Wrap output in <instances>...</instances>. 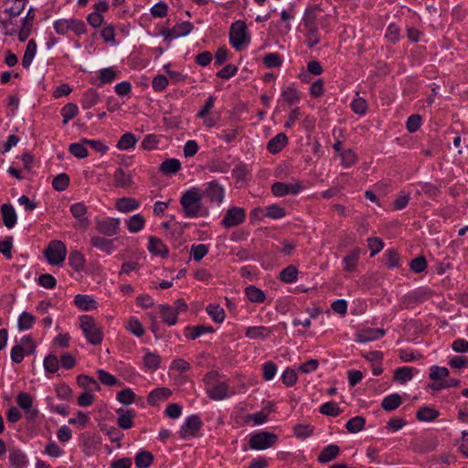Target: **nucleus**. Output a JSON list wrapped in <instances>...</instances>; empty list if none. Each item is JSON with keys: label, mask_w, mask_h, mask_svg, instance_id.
<instances>
[{"label": "nucleus", "mask_w": 468, "mask_h": 468, "mask_svg": "<svg viewBox=\"0 0 468 468\" xmlns=\"http://www.w3.org/2000/svg\"><path fill=\"white\" fill-rule=\"evenodd\" d=\"M45 256L51 265L61 264L66 258L67 249L60 240H52L45 250Z\"/></svg>", "instance_id": "39448f33"}, {"label": "nucleus", "mask_w": 468, "mask_h": 468, "mask_svg": "<svg viewBox=\"0 0 468 468\" xmlns=\"http://www.w3.org/2000/svg\"><path fill=\"white\" fill-rule=\"evenodd\" d=\"M302 189V186L299 182L295 183H283L275 182L271 186V193L276 197H284L292 194L296 195Z\"/></svg>", "instance_id": "9d476101"}, {"label": "nucleus", "mask_w": 468, "mask_h": 468, "mask_svg": "<svg viewBox=\"0 0 468 468\" xmlns=\"http://www.w3.org/2000/svg\"><path fill=\"white\" fill-rule=\"evenodd\" d=\"M340 452V448L335 444H329L324 447L319 456L318 461L321 463H326L335 459Z\"/></svg>", "instance_id": "412c9836"}, {"label": "nucleus", "mask_w": 468, "mask_h": 468, "mask_svg": "<svg viewBox=\"0 0 468 468\" xmlns=\"http://www.w3.org/2000/svg\"><path fill=\"white\" fill-rule=\"evenodd\" d=\"M413 368L409 367H399L395 371L394 380L399 383H406L413 377Z\"/></svg>", "instance_id": "79ce46f5"}, {"label": "nucleus", "mask_w": 468, "mask_h": 468, "mask_svg": "<svg viewBox=\"0 0 468 468\" xmlns=\"http://www.w3.org/2000/svg\"><path fill=\"white\" fill-rule=\"evenodd\" d=\"M203 426V422L197 415H191L187 417L180 427L178 434L180 438L187 440L197 436L198 431Z\"/></svg>", "instance_id": "0eeeda50"}, {"label": "nucleus", "mask_w": 468, "mask_h": 468, "mask_svg": "<svg viewBox=\"0 0 468 468\" xmlns=\"http://www.w3.org/2000/svg\"><path fill=\"white\" fill-rule=\"evenodd\" d=\"M203 195L197 187H192L185 191L180 198V205L186 218H197L202 216Z\"/></svg>", "instance_id": "f257e3e1"}, {"label": "nucleus", "mask_w": 468, "mask_h": 468, "mask_svg": "<svg viewBox=\"0 0 468 468\" xmlns=\"http://www.w3.org/2000/svg\"><path fill=\"white\" fill-rule=\"evenodd\" d=\"M288 142L287 136L283 133H280L271 138L267 144V150L271 154H277L286 145Z\"/></svg>", "instance_id": "6ab92c4d"}, {"label": "nucleus", "mask_w": 468, "mask_h": 468, "mask_svg": "<svg viewBox=\"0 0 468 468\" xmlns=\"http://www.w3.org/2000/svg\"><path fill=\"white\" fill-rule=\"evenodd\" d=\"M78 107L74 103H67L61 109V115L63 117V123L66 124L71 119H73L78 114Z\"/></svg>", "instance_id": "864d4df0"}, {"label": "nucleus", "mask_w": 468, "mask_h": 468, "mask_svg": "<svg viewBox=\"0 0 468 468\" xmlns=\"http://www.w3.org/2000/svg\"><path fill=\"white\" fill-rule=\"evenodd\" d=\"M278 441L275 433L269 431H260L251 435L249 445L254 450H265L273 446Z\"/></svg>", "instance_id": "423d86ee"}, {"label": "nucleus", "mask_w": 468, "mask_h": 468, "mask_svg": "<svg viewBox=\"0 0 468 468\" xmlns=\"http://www.w3.org/2000/svg\"><path fill=\"white\" fill-rule=\"evenodd\" d=\"M439 415H440V413L438 410H436L432 408H430V407L420 408L416 412V418L420 421H431V420H434L435 419H437L439 417Z\"/></svg>", "instance_id": "473e14b6"}, {"label": "nucleus", "mask_w": 468, "mask_h": 468, "mask_svg": "<svg viewBox=\"0 0 468 468\" xmlns=\"http://www.w3.org/2000/svg\"><path fill=\"white\" fill-rule=\"evenodd\" d=\"M69 153L77 158H85L88 156L87 144L82 142V139L79 143H72L69 147Z\"/></svg>", "instance_id": "ea45409f"}, {"label": "nucleus", "mask_w": 468, "mask_h": 468, "mask_svg": "<svg viewBox=\"0 0 468 468\" xmlns=\"http://www.w3.org/2000/svg\"><path fill=\"white\" fill-rule=\"evenodd\" d=\"M99 101V93L93 89H89L82 96L81 106L83 109H90L95 106Z\"/></svg>", "instance_id": "cd10ccee"}, {"label": "nucleus", "mask_w": 468, "mask_h": 468, "mask_svg": "<svg viewBox=\"0 0 468 468\" xmlns=\"http://www.w3.org/2000/svg\"><path fill=\"white\" fill-rule=\"evenodd\" d=\"M44 368L47 372L55 373L58 369V359L55 355H48L44 359Z\"/></svg>", "instance_id": "338daca9"}, {"label": "nucleus", "mask_w": 468, "mask_h": 468, "mask_svg": "<svg viewBox=\"0 0 468 468\" xmlns=\"http://www.w3.org/2000/svg\"><path fill=\"white\" fill-rule=\"evenodd\" d=\"M450 372L447 367L432 366L431 367L430 378L435 381L442 382L449 376Z\"/></svg>", "instance_id": "a18cd8bd"}, {"label": "nucleus", "mask_w": 468, "mask_h": 468, "mask_svg": "<svg viewBox=\"0 0 468 468\" xmlns=\"http://www.w3.org/2000/svg\"><path fill=\"white\" fill-rule=\"evenodd\" d=\"M250 41V37L248 33L246 24L241 20L234 22L229 30V42L231 46L237 51H239L244 46L248 45Z\"/></svg>", "instance_id": "20e7f679"}, {"label": "nucleus", "mask_w": 468, "mask_h": 468, "mask_svg": "<svg viewBox=\"0 0 468 468\" xmlns=\"http://www.w3.org/2000/svg\"><path fill=\"white\" fill-rule=\"evenodd\" d=\"M117 78V72L112 68L102 69L100 70L99 82L92 81L98 87L105 83H111Z\"/></svg>", "instance_id": "72a5a7b5"}, {"label": "nucleus", "mask_w": 468, "mask_h": 468, "mask_svg": "<svg viewBox=\"0 0 468 468\" xmlns=\"http://www.w3.org/2000/svg\"><path fill=\"white\" fill-rule=\"evenodd\" d=\"M193 26L189 22H183L181 24H177L171 29L170 36L171 37H178L186 36L191 32Z\"/></svg>", "instance_id": "49530a36"}, {"label": "nucleus", "mask_w": 468, "mask_h": 468, "mask_svg": "<svg viewBox=\"0 0 468 468\" xmlns=\"http://www.w3.org/2000/svg\"><path fill=\"white\" fill-rule=\"evenodd\" d=\"M135 415V412L133 410H126L125 414H122L119 416L117 420V423L119 427L124 430H128L133 427V419Z\"/></svg>", "instance_id": "de8ad7c7"}, {"label": "nucleus", "mask_w": 468, "mask_h": 468, "mask_svg": "<svg viewBox=\"0 0 468 468\" xmlns=\"http://www.w3.org/2000/svg\"><path fill=\"white\" fill-rule=\"evenodd\" d=\"M144 365L149 370H156L161 363V357L154 352H147L144 358Z\"/></svg>", "instance_id": "c9c22d12"}, {"label": "nucleus", "mask_w": 468, "mask_h": 468, "mask_svg": "<svg viewBox=\"0 0 468 468\" xmlns=\"http://www.w3.org/2000/svg\"><path fill=\"white\" fill-rule=\"evenodd\" d=\"M245 210L241 207H232L229 208L221 220V225L226 229H231L244 222Z\"/></svg>", "instance_id": "6e6552de"}, {"label": "nucleus", "mask_w": 468, "mask_h": 468, "mask_svg": "<svg viewBox=\"0 0 468 468\" xmlns=\"http://www.w3.org/2000/svg\"><path fill=\"white\" fill-rule=\"evenodd\" d=\"M136 144V138L134 134L131 133H126L123 135H122L121 139L119 140L117 144V147L120 150H129L133 148Z\"/></svg>", "instance_id": "09e8293b"}, {"label": "nucleus", "mask_w": 468, "mask_h": 468, "mask_svg": "<svg viewBox=\"0 0 468 468\" xmlns=\"http://www.w3.org/2000/svg\"><path fill=\"white\" fill-rule=\"evenodd\" d=\"M203 197L209 198L211 202L221 203L225 197V190L217 181H211L206 184L201 192Z\"/></svg>", "instance_id": "1a4fd4ad"}, {"label": "nucleus", "mask_w": 468, "mask_h": 468, "mask_svg": "<svg viewBox=\"0 0 468 468\" xmlns=\"http://www.w3.org/2000/svg\"><path fill=\"white\" fill-rule=\"evenodd\" d=\"M264 216L272 219H280L285 216V210L278 205H271L264 209Z\"/></svg>", "instance_id": "603ef678"}, {"label": "nucleus", "mask_w": 468, "mask_h": 468, "mask_svg": "<svg viewBox=\"0 0 468 468\" xmlns=\"http://www.w3.org/2000/svg\"><path fill=\"white\" fill-rule=\"evenodd\" d=\"M366 424L365 418L361 416H356L351 418L346 424V430L351 433L360 431Z\"/></svg>", "instance_id": "a19ab883"}, {"label": "nucleus", "mask_w": 468, "mask_h": 468, "mask_svg": "<svg viewBox=\"0 0 468 468\" xmlns=\"http://www.w3.org/2000/svg\"><path fill=\"white\" fill-rule=\"evenodd\" d=\"M298 270L294 265H289L280 272V279L286 283L297 281Z\"/></svg>", "instance_id": "4c0bfd02"}, {"label": "nucleus", "mask_w": 468, "mask_h": 468, "mask_svg": "<svg viewBox=\"0 0 468 468\" xmlns=\"http://www.w3.org/2000/svg\"><path fill=\"white\" fill-rule=\"evenodd\" d=\"M320 413L327 416L336 417L342 413V410L335 402L329 401L324 403L319 410Z\"/></svg>", "instance_id": "8fccbe9b"}, {"label": "nucleus", "mask_w": 468, "mask_h": 468, "mask_svg": "<svg viewBox=\"0 0 468 468\" xmlns=\"http://www.w3.org/2000/svg\"><path fill=\"white\" fill-rule=\"evenodd\" d=\"M13 5L9 8H6L4 13L7 14L10 17L18 16L25 9L26 3L22 1L12 0Z\"/></svg>", "instance_id": "e2e57ef3"}, {"label": "nucleus", "mask_w": 468, "mask_h": 468, "mask_svg": "<svg viewBox=\"0 0 468 468\" xmlns=\"http://www.w3.org/2000/svg\"><path fill=\"white\" fill-rule=\"evenodd\" d=\"M245 294L251 303H261L265 301L264 292L254 285H250L245 289Z\"/></svg>", "instance_id": "2f4dec72"}, {"label": "nucleus", "mask_w": 468, "mask_h": 468, "mask_svg": "<svg viewBox=\"0 0 468 468\" xmlns=\"http://www.w3.org/2000/svg\"><path fill=\"white\" fill-rule=\"evenodd\" d=\"M139 202L132 197H122L117 200L116 208L123 213L131 212L139 207Z\"/></svg>", "instance_id": "393cba45"}, {"label": "nucleus", "mask_w": 468, "mask_h": 468, "mask_svg": "<svg viewBox=\"0 0 468 468\" xmlns=\"http://www.w3.org/2000/svg\"><path fill=\"white\" fill-rule=\"evenodd\" d=\"M359 253V249H356L344 258L343 264L346 271H353L356 268Z\"/></svg>", "instance_id": "e433bc0d"}, {"label": "nucleus", "mask_w": 468, "mask_h": 468, "mask_svg": "<svg viewBox=\"0 0 468 468\" xmlns=\"http://www.w3.org/2000/svg\"><path fill=\"white\" fill-rule=\"evenodd\" d=\"M144 218L140 214L133 215L127 221V228L130 232L135 233L140 231L144 227Z\"/></svg>", "instance_id": "37998d69"}, {"label": "nucleus", "mask_w": 468, "mask_h": 468, "mask_svg": "<svg viewBox=\"0 0 468 468\" xmlns=\"http://www.w3.org/2000/svg\"><path fill=\"white\" fill-rule=\"evenodd\" d=\"M90 242L92 247L107 254H111L114 250L113 240L105 239L103 237L92 236Z\"/></svg>", "instance_id": "f3484780"}, {"label": "nucleus", "mask_w": 468, "mask_h": 468, "mask_svg": "<svg viewBox=\"0 0 468 468\" xmlns=\"http://www.w3.org/2000/svg\"><path fill=\"white\" fill-rule=\"evenodd\" d=\"M82 142L92 148L95 152L105 154L109 149V147L104 144L101 140H90L87 138H82Z\"/></svg>", "instance_id": "bf43d9fd"}, {"label": "nucleus", "mask_w": 468, "mask_h": 468, "mask_svg": "<svg viewBox=\"0 0 468 468\" xmlns=\"http://www.w3.org/2000/svg\"><path fill=\"white\" fill-rule=\"evenodd\" d=\"M35 317L27 313L23 312L17 321V326L19 330H28L32 327L33 324L35 323Z\"/></svg>", "instance_id": "3c124183"}, {"label": "nucleus", "mask_w": 468, "mask_h": 468, "mask_svg": "<svg viewBox=\"0 0 468 468\" xmlns=\"http://www.w3.org/2000/svg\"><path fill=\"white\" fill-rule=\"evenodd\" d=\"M69 184V177L67 174L61 173L58 175L52 182V186L57 191H64Z\"/></svg>", "instance_id": "5fc2aeb1"}, {"label": "nucleus", "mask_w": 468, "mask_h": 468, "mask_svg": "<svg viewBox=\"0 0 468 468\" xmlns=\"http://www.w3.org/2000/svg\"><path fill=\"white\" fill-rule=\"evenodd\" d=\"M1 213L5 226L7 229H12L17 220L16 213L13 206L10 204H3Z\"/></svg>", "instance_id": "2eb2a0df"}, {"label": "nucleus", "mask_w": 468, "mask_h": 468, "mask_svg": "<svg viewBox=\"0 0 468 468\" xmlns=\"http://www.w3.org/2000/svg\"><path fill=\"white\" fill-rule=\"evenodd\" d=\"M306 44L308 48H312L320 42V35L318 27L308 28L305 33Z\"/></svg>", "instance_id": "4d7b16f0"}, {"label": "nucleus", "mask_w": 468, "mask_h": 468, "mask_svg": "<svg viewBox=\"0 0 468 468\" xmlns=\"http://www.w3.org/2000/svg\"><path fill=\"white\" fill-rule=\"evenodd\" d=\"M207 394L213 400H222L229 397V385L219 379L218 373L210 371L204 376Z\"/></svg>", "instance_id": "f03ea898"}, {"label": "nucleus", "mask_w": 468, "mask_h": 468, "mask_svg": "<svg viewBox=\"0 0 468 468\" xmlns=\"http://www.w3.org/2000/svg\"><path fill=\"white\" fill-rule=\"evenodd\" d=\"M37 53V43L34 39H30L27 45L25 54L22 58V66L26 69L29 68L31 62Z\"/></svg>", "instance_id": "7c9ffc66"}, {"label": "nucleus", "mask_w": 468, "mask_h": 468, "mask_svg": "<svg viewBox=\"0 0 468 468\" xmlns=\"http://www.w3.org/2000/svg\"><path fill=\"white\" fill-rule=\"evenodd\" d=\"M74 303L76 306L83 311H92L97 309L96 301L86 294H77L74 297Z\"/></svg>", "instance_id": "a211bd4d"}, {"label": "nucleus", "mask_w": 468, "mask_h": 468, "mask_svg": "<svg viewBox=\"0 0 468 468\" xmlns=\"http://www.w3.org/2000/svg\"><path fill=\"white\" fill-rule=\"evenodd\" d=\"M410 267L411 271H414L415 273L422 272L427 268V261L425 257L419 256L414 258L410 261Z\"/></svg>", "instance_id": "774afa93"}, {"label": "nucleus", "mask_w": 468, "mask_h": 468, "mask_svg": "<svg viewBox=\"0 0 468 468\" xmlns=\"http://www.w3.org/2000/svg\"><path fill=\"white\" fill-rule=\"evenodd\" d=\"M135 398V394L131 388H124L118 392L117 399L123 405H130L133 403Z\"/></svg>", "instance_id": "680f3d73"}, {"label": "nucleus", "mask_w": 468, "mask_h": 468, "mask_svg": "<svg viewBox=\"0 0 468 468\" xmlns=\"http://www.w3.org/2000/svg\"><path fill=\"white\" fill-rule=\"evenodd\" d=\"M97 375L100 381L106 386L112 387L118 383V379L113 375L103 369H99Z\"/></svg>", "instance_id": "0e129e2a"}, {"label": "nucleus", "mask_w": 468, "mask_h": 468, "mask_svg": "<svg viewBox=\"0 0 468 468\" xmlns=\"http://www.w3.org/2000/svg\"><path fill=\"white\" fill-rule=\"evenodd\" d=\"M85 258L82 253L78 250H72L69 256V264L76 271H80L85 265Z\"/></svg>", "instance_id": "f704fd0d"}, {"label": "nucleus", "mask_w": 468, "mask_h": 468, "mask_svg": "<svg viewBox=\"0 0 468 468\" xmlns=\"http://www.w3.org/2000/svg\"><path fill=\"white\" fill-rule=\"evenodd\" d=\"M208 315L215 323L220 324L225 319V312L218 304H208L206 308Z\"/></svg>", "instance_id": "58836bf2"}, {"label": "nucleus", "mask_w": 468, "mask_h": 468, "mask_svg": "<svg viewBox=\"0 0 468 468\" xmlns=\"http://www.w3.org/2000/svg\"><path fill=\"white\" fill-rule=\"evenodd\" d=\"M69 210L72 216L77 218L80 224H88V219L85 218L87 213V207L84 205V203H74L70 206Z\"/></svg>", "instance_id": "c85d7f7f"}, {"label": "nucleus", "mask_w": 468, "mask_h": 468, "mask_svg": "<svg viewBox=\"0 0 468 468\" xmlns=\"http://www.w3.org/2000/svg\"><path fill=\"white\" fill-rule=\"evenodd\" d=\"M271 330L265 326H250L246 329L245 335L250 339H265Z\"/></svg>", "instance_id": "b1692460"}, {"label": "nucleus", "mask_w": 468, "mask_h": 468, "mask_svg": "<svg viewBox=\"0 0 468 468\" xmlns=\"http://www.w3.org/2000/svg\"><path fill=\"white\" fill-rule=\"evenodd\" d=\"M431 295V291L429 290H418L413 291L406 295L410 303H421L422 301L428 299Z\"/></svg>", "instance_id": "6e6d98bb"}, {"label": "nucleus", "mask_w": 468, "mask_h": 468, "mask_svg": "<svg viewBox=\"0 0 468 468\" xmlns=\"http://www.w3.org/2000/svg\"><path fill=\"white\" fill-rule=\"evenodd\" d=\"M171 390L167 388H158L152 390L147 398L150 405H156L159 401L166 399L170 397Z\"/></svg>", "instance_id": "4be33fe9"}, {"label": "nucleus", "mask_w": 468, "mask_h": 468, "mask_svg": "<svg viewBox=\"0 0 468 468\" xmlns=\"http://www.w3.org/2000/svg\"><path fill=\"white\" fill-rule=\"evenodd\" d=\"M161 318L168 325H174L177 322V313L174 310L173 306L170 305H160Z\"/></svg>", "instance_id": "a878e982"}, {"label": "nucleus", "mask_w": 468, "mask_h": 468, "mask_svg": "<svg viewBox=\"0 0 468 468\" xmlns=\"http://www.w3.org/2000/svg\"><path fill=\"white\" fill-rule=\"evenodd\" d=\"M154 461V455L147 451H140L134 457V463L137 468H148Z\"/></svg>", "instance_id": "c756f323"}, {"label": "nucleus", "mask_w": 468, "mask_h": 468, "mask_svg": "<svg viewBox=\"0 0 468 468\" xmlns=\"http://www.w3.org/2000/svg\"><path fill=\"white\" fill-rule=\"evenodd\" d=\"M282 380L287 387L294 386L297 382L296 371L292 368H286L282 375Z\"/></svg>", "instance_id": "69168bd1"}, {"label": "nucleus", "mask_w": 468, "mask_h": 468, "mask_svg": "<svg viewBox=\"0 0 468 468\" xmlns=\"http://www.w3.org/2000/svg\"><path fill=\"white\" fill-rule=\"evenodd\" d=\"M35 19V10L34 8H29L27 13V16L22 20V26L20 30L17 32L18 39L20 42H25L31 33V29L33 27V21Z\"/></svg>", "instance_id": "f8f14e48"}, {"label": "nucleus", "mask_w": 468, "mask_h": 468, "mask_svg": "<svg viewBox=\"0 0 468 468\" xmlns=\"http://www.w3.org/2000/svg\"><path fill=\"white\" fill-rule=\"evenodd\" d=\"M14 17H8L7 19H1L0 18V26L5 30V36H14L18 31L16 28V23L13 21Z\"/></svg>", "instance_id": "13d9d810"}, {"label": "nucleus", "mask_w": 468, "mask_h": 468, "mask_svg": "<svg viewBox=\"0 0 468 468\" xmlns=\"http://www.w3.org/2000/svg\"><path fill=\"white\" fill-rule=\"evenodd\" d=\"M120 226V219L114 218H108L98 220L96 223V229L99 233L112 237L117 233Z\"/></svg>", "instance_id": "9b49d317"}, {"label": "nucleus", "mask_w": 468, "mask_h": 468, "mask_svg": "<svg viewBox=\"0 0 468 468\" xmlns=\"http://www.w3.org/2000/svg\"><path fill=\"white\" fill-rule=\"evenodd\" d=\"M208 252V247L205 244H194L191 247V256L194 261H201Z\"/></svg>", "instance_id": "052dcab7"}, {"label": "nucleus", "mask_w": 468, "mask_h": 468, "mask_svg": "<svg viewBox=\"0 0 468 468\" xmlns=\"http://www.w3.org/2000/svg\"><path fill=\"white\" fill-rule=\"evenodd\" d=\"M402 403V398L399 394L394 393L386 396L381 402V407L387 411H392L398 409Z\"/></svg>", "instance_id": "5701e85b"}, {"label": "nucleus", "mask_w": 468, "mask_h": 468, "mask_svg": "<svg viewBox=\"0 0 468 468\" xmlns=\"http://www.w3.org/2000/svg\"><path fill=\"white\" fill-rule=\"evenodd\" d=\"M180 168H181V163L179 162V160L175 159V158H170V159L165 160L161 164L159 170L164 175L169 176V175L176 174V172H178L180 170Z\"/></svg>", "instance_id": "bb28decb"}, {"label": "nucleus", "mask_w": 468, "mask_h": 468, "mask_svg": "<svg viewBox=\"0 0 468 468\" xmlns=\"http://www.w3.org/2000/svg\"><path fill=\"white\" fill-rule=\"evenodd\" d=\"M263 64L268 69L278 68L282 64V58L277 52H271L263 57Z\"/></svg>", "instance_id": "c03bdc74"}, {"label": "nucleus", "mask_w": 468, "mask_h": 468, "mask_svg": "<svg viewBox=\"0 0 468 468\" xmlns=\"http://www.w3.org/2000/svg\"><path fill=\"white\" fill-rule=\"evenodd\" d=\"M9 462L15 468H24L27 463L26 454L17 448L9 449Z\"/></svg>", "instance_id": "aec40b11"}, {"label": "nucleus", "mask_w": 468, "mask_h": 468, "mask_svg": "<svg viewBox=\"0 0 468 468\" xmlns=\"http://www.w3.org/2000/svg\"><path fill=\"white\" fill-rule=\"evenodd\" d=\"M148 250L151 253L158 255L162 258H166L169 252L164 242L160 239L154 236L149 238Z\"/></svg>", "instance_id": "4468645a"}, {"label": "nucleus", "mask_w": 468, "mask_h": 468, "mask_svg": "<svg viewBox=\"0 0 468 468\" xmlns=\"http://www.w3.org/2000/svg\"><path fill=\"white\" fill-rule=\"evenodd\" d=\"M80 326L90 345H101L103 339V331L92 316L81 315L80 317Z\"/></svg>", "instance_id": "7ed1b4c3"}, {"label": "nucleus", "mask_w": 468, "mask_h": 468, "mask_svg": "<svg viewBox=\"0 0 468 468\" xmlns=\"http://www.w3.org/2000/svg\"><path fill=\"white\" fill-rule=\"evenodd\" d=\"M114 184L118 187L130 188L133 185L131 175L126 174L122 168H117L113 174Z\"/></svg>", "instance_id": "dca6fc26"}, {"label": "nucleus", "mask_w": 468, "mask_h": 468, "mask_svg": "<svg viewBox=\"0 0 468 468\" xmlns=\"http://www.w3.org/2000/svg\"><path fill=\"white\" fill-rule=\"evenodd\" d=\"M385 335V331L380 328H366L356 334V341L359 343H367L380 339Z\"/></svg>", "instance_id": "ddd939ff"}]
</instances>
